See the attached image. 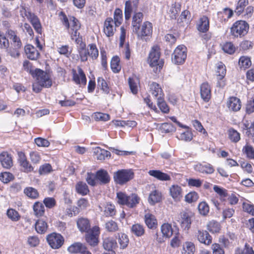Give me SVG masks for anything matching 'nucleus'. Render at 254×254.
I'll return each instance as SVG.
<instances>
[{"label": "nucleus", "mask_w": 254, "mask_h": 254, "mask_svg": "<svg viewBox=\"0 0 254 254\" xmlns=\"http://www.w3.org/2000/svg\"><path fill=\"white\" fill-rule=\"evenodd\" d=\"M198 198V195L195 191L190 192L185 196V200L188 203L196 201Z\"/></svg>", "instance_id": "338daca9"}, {"label": "nucleus", "mask_w": 254, "mask_h": 254, "mask_svg": "<svg viewBox=\"0 0 254 254\" xmlns=\"http://www.w3.org/2000/svg\"><path fill=\"white\" fill-rule=\"evenodd\" d=\"M120 59L117 56L113 57L111 61V67L114 73L119 72L121 69L120 65Z\"/></svg>", "instance_id": "de8ad7c7"}, {"label": "nucleus", "mask_w": 254, "mask_h": 254, "mask_svg": "<svg viewBox=\"0 0 254 254\" xmlns=\"http://www.w3.org/2000/svg\"><path fill=\"white\" fill-rule=\"evenodd\" d=\"M52 171V167L49 163H45L40 166L39 169V173L41 175L47 174Z\"/></svg>", "instance_id": "680f3d73"}, {"label": "nucleus", "mask_w": 254, "mask_h": 254, "mask_svg": "<svg viewBox=\"0 0 254 254\" xmlns=\"http://www.w3.org/2000/svg\"><path fill=\"white\" fill-rule=\"evenodd\" d=\"M148 174L150 176L153 177L159 181H166L171 180L170 175L160 170H150L148 172Z\"/></svg>", "instance_id": "cd10ccee"}, {"label": "nucleus", "mask_w": 254, "mask_h": 254, "mask_svg": "<svg viewBox=\"0 0 254 254\" xmlns=\"http://www.w3.org/2000/svg\"><path fill=\"white\" fill-rule=\"evenodd\" d=\"M201 98L205 102H208L211 98V89L209 85L207 82L203 83L200 88Z\"/></svg>", "instance_id": "4be33fe9"}, {"label": "nucleus", "mask_w": 254, "mask_h": 254, "mask_svg": "<svg viewBox=\"0 0 254 254\" xmlns=\"http://www.w3.org/2000/svg\"><path fill=\"white\" fill-rule=\"evenodd\" d=\"M249 29V25L245 21L239 20L231 27L230 33L234 37H241L248 33Z\"/></svg>", "instance_id": "20e7f679"}, {"label": "nucleus", "mask_w": 254, "mask_h": 254, "mask_svg": "<svg viewBox=\"0 0 254 254\" xmlns=\"http://www.w3.org/2000/svg\"><path fill=\"white\" fill-rule=\"evenodd\" d=\"M153 32L152 24L149 21H145L138 27L136 32H133L136 34L137 38L139 40L146 41L151 37Z\"/></svg>", "instance_id": "39448f33"}, {"label": "nucleus", "mask_w": 254, "mask_h": 254, "mask_svg": "<svg viewBox=\"0 0 254 254\" xmlns=\"http://www.w3.org/2000/svg\"><path fill=\"white\" fill-rule=\"evenodd\" d=\"M138 83V79L136 78H128V84L130 89L133 94H135L138 91L137 85Z\"/></svg>", "instance_id": "13d9d810"}, {"label": "nucleus", "mask_w": 254, "mask_h": 254, "mask_svg": "<svg viewBox=\"0 0 254 254\" xmlns=\"http://www.w3.org/2000/svg\"><path fill=\"white\" fill-rule=\"evenodd\" d=\"M197 29L201 32H206L209 28V21L207 17L203 16L199 18L196 25Z\"/></svg>", "instance_id": "b1692460"}, {"label": "nucleus", "mask_w": 254, "mask_h": 254, "mask_svg": "<svg viewBox=\"0 0 254 254\" xmlns=\"http://www.w3.org/2000/svg\"><path fill=\"white\" fill-rule=\"evenodd\" d=\"M181 10V5L178 3L172 4L169 12L172 19H176Z\"/></svg>", "instance_id": "8fccbe9b"}, {"label": "nucleus", "mask_w": 254, "mask_h": 254, "mask_svg": "<svg viewBox=\"0 0 254 254\" xmlns=\"http://www.w3.org/2000/svg\"><path fill=\"white\" fill-rule=\"evenodd\" d=\"M143 14L141 12L136 13L132 17L131 26L132 32H136L142 21Z\"/></svg>", "instance_id": "f704fd0d"}, {"label": "nucleus", "mask_w": 254, "mask_h": 254, "mask_svg": "<svg viewBox=\"0 0 254 254\" xmlns=\"http://www.w3.org/2000/svg\"><path fill=\"white\" fill-rule=\"evenodd\" d=\"M134 177V173L131 169H122L118 170L114 174L115 182L121 185H123Z\"/></svg>", "instance_id": "0eeeda50"}, {"label": "nucleus", "mask_w": 254, "mask_h": 254, "mask_svg": "<svg viewBox=\"0 0 254 254\" xmlns=\"http://www.w3.org/2000/svg\"><path fill=\"white\" fill-rule=\"evenodd\" d=\"M47 240L50 247L57 249L62 247L64 242L63 237L60 234L53 233L47 236Z\"/></svg>", "instance_id": "9d476101"}, {"label": "nucleus", "mask_w": 254, "mask_h": 254, "mask_svg": "<svg viewBox=\"0 0 254 254\" xmlns=\"http://www.w3.org/2000/svg\"><path fill=\"white\" fill-rule=\"evenodd\" d=\"M80 28V24L79 21L74 17H70V25L69 26V33L70 35L71 40L74 41L76 44L77 41L76 40H80L82 41V37L80 36L78 30Z\"/></svg>", "instance_id": "6e6552de"}, {"label": "nucleus", "mask_w": 254, "mask_h": 254, "mask_svg": "<svg viewBox=\"0 0 254 254\" xmlns=\"http://www.w3.org/2000/svg\"><path fill=\"white\" fill-rule=\"evenodd\" d=\"M191 224V214L188 212H183L181 214L180 224L181 228L188 231Z\"/></svg>", "instance_id": "f3484780"}, {"label": "nucleus", "mask_w": 254, "mask_h": 254, "mask_svg": "<svg viewBox=\"0 0 254 254\" xmlns=\"http://www.w3.org/2000/svg\"><path fill=\"white\" fill-rule=\"evenodd\" d=\"M93 153L96 156L98 160H103L106 157L110 156L111 153L109 151L102 149L99 147H95L94 149Z\"/></svg>", "instance_id": "c9c22d12"}, {"label": "nucleus", "mask_w": 254, "mask_h": 254, "mask_svg": "<svg viewBox=\"0 0 254 254\" xmlns=\"http://www.w3.org/2000/svg\"><path fill=\"white\" fill-rule=\"evenodd\" d=\"M98 86H99L101 89L105 93L108 94L109 93V88L106 81L102 77H99L97 80Z\"/></svg>", "instance_id": "0e129e2a"}, {"label": "nucleus", "mask_w": 254, "mask_h": 254, "mask_svg": "<svg viewBox=\"0 0 254 254\" xmlns=\"http://www.w3.org/2000/svg\"><path fill=\"white\" fill-rule=\"evenodd\" d=\"M86 181L89 185L95 186L97 183L96 174H94L92 173H87Z\"/></svg>", "instance_id": "69168bd1"}, {"label": "nucleus", "mask_w": 254, "mask_h": 254, "mask_svg": "<svg viewBox=\"0 0 254 254\" xmlns=\"http://www.w3.org/2000/svg\"><path fill=\"white\" fill-rule=\"evenodd\" d=\"M33 209L35 215L37 217L42 216L45 213V207L44 205L39 201L34 203L33 206Z\"/></svg>", "instance_id": "ea45409f"}, {"label": "nucleus", "mask_w": 254, "mask_h": 254, "mask_svg": "<svg viewBox=\"0 0 254 254\" xmlns=\"http://www.w3.org/2000/svg\"><path fill=\"white\" fill-rule=\"evenodd\" d=\"M6 214L7 217L13 221H17L20 217L18 212L12 208L7 210Z\"/></svg>", "instance_id": "bf43d9fd"}, {"label": "nucleus", "mask_w": 254, "mask_h": 254, "mask_svg": "<svg viewBox=\"0 0 254 254\" xmlns=\"http://www.w3.org/2000/svg\"><path fill=\"white\" fill-rule=\"evenodd\" d=\"M116 238L118 239L121 249H124L127 247L129 243V239L127 235L123 233H118Z\"/></svg>", "instance_id": "4c0bfd02"}, {"label": "nucleus", "mask_w": 254, "mask_h": 254, "mask_svg": "<svg viewBox=\"0 0 254 254\" xmlns=\"http://www.w3.org/2000/svg\"><path fill=\"white\" fill-rule=\"evenodd\" d=\"M161 129L165 133L173 132L176 131V127L171 124L165 123L161 125Z\"/></svg>", "instance_id": "052dcab7"}, {"label": "nucleus", "mask_w": 254, "mask_h": 254, "mask_svg": "<svg viewBox=\"0 0 254 254\" xmlns=\"http://www.w3.org/2000/svg\"><path fill=\"white\" fill-rule=\"evenodd\" d=\"M0 162L2 166L6 169H9L13 165L11 155L5 151L0 154Z\"/></svg>", "instance_id": "aec40b11"}, {"label": "nucleus", "mask_w": 254, "mask_h": 254, "mask_svg": "<svg viewBox=\"0 0 254 254\" xmlns=\"http://www.w3.org/2000/svg\"><path fill=\"white\" fill-rule=\"evenodd\" d=\"M25 51L27 58L31 60H36L39 57V51L31 45H26L25 47Z\"/></svg>", "instance_id": "a878e982"}, {"label": "nucleus", "mask_w": 254, "mask_h": 254, "mask_svg": "<svg viewBox=\"0 0 254 254\" xmlns=\"http://www.w3.org/2000/svg\"><path fill=\"white\" fill-rule=\"evenodd\" d=\"M113 20L116 27L119 26L123 21V13L120 8H116L114 11Z\"/></svg>", "instance_id": "a18cd8bd"}, {"label": "nucleus", "mask_w": 254, "mask_h": 254, "mask_svg": "<svg viewBox=\"0 0 254 254\" xmlns=\"http://www.w3.org/2000/svg\"><path fill=\"white\" fill-rule=\"evenodd\" d=\"M187 58V48L184 45L178 46L172 55V62L176 64H183Z\"/></svg>", "instance_id": "1a4fd4ad"}, {"label": "nucleus", "mask_w": 254, "mask_h": 254, "mask_svg": "<svg viewBox=\"0 0 254 254\" xmlns=\"http://www.w3.org/2000/svg\"><path fill=\"white\" fill-rule=\"evenodd\" d=\"M106 230L111 233H115L119 230V227L118 223L112 220L106 222L105 224Z\"/></svg>", "instance_id": "a19ab883"}, {"label": "nucleus", "mask_w": 254, "mask_h": 254, "mask_svg": "<svg viewBox=\"0 0 254 254\" xmlns=\"http://www.w3.org/2000/svg\"><path fill=\"white\" fill-rule=\"evenodd\" d=\"M149 87L150 93L156 98L157 100L160 96L161 97H164V94L163 90L159 84L156 82H152L150 84Z\"/></svg>", "instance_id": "7c9ffc66"}, {"label": "nucleus", "mask_w": 254, "mask_h": 254, "mask_svg": "<svg viewBox=\"0 0 254 254\" xmlns=\"http://www.w3.org/2000/svg\"><path fill=\"white\" fill-rule=\"evenodd\" d=\"M160 48L157 45H155L152 48L148 59V62L150 66L153 67V71L156 73L160 71L164 65V61L160 59Z\"/></svg>", "instance_id": "f03ea898"}, {"label": "nucleus", "mask_w": 254, "mask_h": 254, "mask_svg": "<svg viewBox=\"0 0 254 254\" xmlns=\"http://www.w3.org/2000/svg\"><path fill=\"white\" fill-rule=\"evenodd\" d=\"M76 41H77L78 51L81 60L82 62H85L87 60L88 56H89V50L85 48L86 45L84 43L79 39Z\"/></svg>", "instance_id": "412c9836"}, {"label": "nucleus", "mask_w": 254, "mask_h": 254, "mask_svg": "<svg viewBox=\"0 0 254 254\" xmlns=\"http://www.w3.org/2000/svg\"><path fill=\"white\" fill-rule=\"evenodd\" d=\"M77 227L81 232H88L90 229L89 220L84 217L79 218L76 221Z\"/></svg>", "instance_id": "5701e85b"}, {"label": "nucleus", "mask_w": 254, "mask_h": 254, "mask_svg": "<svg viewBox=\"0 0 254 254\" xmlns=\"http://www.w3.org/2000/svg\"><path fill=\"white\" fill-rule=\"evenodd\" d=\"M195 236L200 243L205 245L209 246L212 243V238L206 230L198 229Z\"/></svg>", "instance_id": "ddd939ff"}, {"label": "nucleus", "mask_w": 254, "mask_h": 254, "mask_svg": "<svg viewBox=\"0 0 254 254\" xmlns=\"http://www.w3.org/2000/svg\"><path fill=\"white\" fill-rule=\"evenodd\" d=\"M170 194L176 200H179L182 197V189L178 185H173L170 188Z\"/></svg>", "instance_id": "473e14b6"}, {"label": "nucleus", "mask_w": 254, "mask_h": 254, "mask_svg": "<svg viewBox=\"0 0 254 254\" xmlns=\"http://www.w3.org/2000/svg\"><path fill=\"white\" fill-rule=\"evenodd\" d=\"M114 22L112 18H107L104 22V32L108 37H112L114 35L115 28L114 27Z\"/></svg>", "instance_id": "a211bd4d"}, {"label": "nucleus", "mask_w": 254, "mask_h": 254, "mask_svg": "<svg viewBox=\"0 0 254 254\" xmlns=\"http://www.w3.org/2000/svg\"><path fill=\"white\" fill-rule=\"evenodd\" d=\"M227 104L229 110L234 112L238 111L241 108L240 100L235 97L229 98Z\"/></svg>", "instance_id": "393cba45"}, {"label": "nucleus", "mask_w": 254, "mask_h": 254, "mask_svg": "<svg viewBox=\"0 0 254 254\" xmlns=\"http://www.w3.org/2000/svg\"><path fill=\"white\" fill-rule=\"evenodd\" d=\"M194 169L197 172L205 174H212L214 171L211 165L205 162L194 165Z\"/></svg>", "instance_id": "6ab92c4d"}, {"label": "nucleus", "mask_w": 254, "mask_h": 254, "mask_svg": "<svg viewBox=\"0 0 254 254\" xmlns=\"http://www.w3.org/2000/svg\"><path fill=\"white\" fill-rule=\"evenodd\" d=\"M162 199V194L158 190H154L151 192L148 198V201L150 204L154 205L160 202Z\"/></svg>", "instance_id": "e433bc0d"}, {"label": "nucleus", "mask_w": 254, "mask_h": 254, "mask_svg": "<svg viewBox=\"0 0 254 254\" xmlns=\"http://www.w3.org/2000/svg\"><path fill=\"white\" fill-rule=\"evenodd\" d=\"M96 179L100 184H106L109 183L110 177L108 173L104 170H100L96 173Z\"/></svg>", "instance_id": "c756f323"}, {"label": "nucleus", "mask_w": 254, "mask_h": 254, "mask_svg": "<svg viewBox=\"0 0 254 254\" xmlns=\"http://www.w3.org/2000/svg\"><path fill=\"white\" fill-rule=\"evenodd\" d=\"M243 151L248 157L252 159L254 158V148L252 146L246 145L243 147Z\"/></svg>", "instance_id": "774afa93"}, {"label": "nucleus", "mask_w": 254, "mask_h": 254, "mask_svg": "<svg viewBox=\"0 0 254 254\" xmlns=\"http://www.w3.org/2000/svg\"><path fill=\"white\" fill-rule=\"evenodd\" d=\"M92 117L96 121L106 122L110 119V116L109 114L100 112H96L94 113L92 115Z\"/></svg>", "instance_id": "5fc2aeb1"}, {"label": "nucleus", "mask_w": 254, "mask_h": 254, "mask_svg": "<svg viewBox=\"0 0 254 254\" xmlns=\"http://www.w3.org/2000/svg\"><path fill=\"white\" fill-rule=\"evenodd\" d=\"M21 14L26 17L32 25L36 32L40 34L42 33V27L40 21L34 13L31 12L28 8H23L21 10Z\"/></svg>", "instance_id": "423d86ee"}, {"label": "nucleus", "mask_w": 254, "mask_h": 254, "mask_svg": "<svg viewBox=\"0 0 254 254\" xmlns=\"http://www.w3.org/2000/svg\"><path fill=\"white\" fill-rule=\"evenodd\" d=\"M24 193L28 197L32 199L37 198L39 193L36 189L32 187H27L24 190Z\"/></svg>", "instance_id": "09e8293b"}, {"label": "nucleus", "mask_w": 254, "mask_h": 254, "mask_svg": "<svg viewBox=\"0 0 254 254\" xmlns=\"http://www.w3.org/2000/svg\"><path fill=\"white\" fill-rule=\"evenodd\" d=\"M73 80L77 84L85 85L86 84V77L81 68L78 67V73L75 69L72 70Z\"/></svg>", "instance_id": "2eb2a0df"}, {"label": "nucleus", "mask_w": 254, "mask_h": 254, "mask_svg": "<svg viewBox=\"0 0 254 254\" xmlns=\"http://www.w3.org/2000/svg\"><path fill=\"white\" fill-rule=\"evenodd\" d=\"M161 231L162 236H159L158 234L156 233L154 236V239L159 243H162L164 242V237L166 238H170L173 235V229L172 225L169 223H164L161 227Z\"/></svg>", "instance_id": "9b49d317"}, {"label": "nucleus", "mask_w": 254, "mask_h": 254, "mask_svg": "<svg viewBox=\"0 0 254 254\" xmlns=\"http://www.w3.org/2000/svg\"><path fill=\"white\" fill-rule=\"evenodd\" d=\"M252 63L250 58L248 57H241L239 61V64L241 68H248L251 65Z\"/></svg>", "instance_id": "603ef678"}, {"label": "nucleus", "mask_w": 254, "mask_h": 254, "mask_svg": "<svg viewBox=\"0 0 254 254\" xmlns=\"http://www.w3.org/2000/svg\"><path fill=\"white\" fill-rule=\"evenodd\" d=\"M144 221L149 229H155L157 226V221L155 216L152 214L146 213L144 215Z\"/></svg>", "instance_id": "2f4dec72"}, {"label": "nucleus", "mask_w": 254, "mask_h": 254, "mask_svg": "<svg viewBox=\"0 0 254 254\" xmlns=\"http://www.w3.org/2000/svg\"><path fill=\"white\" fill-rule=\"evenodd\" d=\"M6 34L7 37L12 40V44L15 49H18L21 47L22 43L20 39L16 35L15 31L8 29L6 32Z\"/></svg>", "instance_id": "bb28decb"}, {"label": "nucleus", "mask_w": 254, "mask_h": 254, "mask_svg": "<svg viewBox=\"0 0 254 254\" xmlns=\"http://www.w3.org/2000/svg\"><path fill=\"white\" fill-rule=\"evenodd\" d=\"M100 234V228L98 226H95L89 232H87L85 238L87 242L91 246H95L99 242L98 237Z\"/></svg>", "instance_id": "f8f14e48"}, {"label": "nucleus", "mask_w": 254, "mask_h": 254, "mask_svg": "<svg viewBox=\"0 0 254 254\" xmlns=\"http://www.w3.org/2000/svg\"><path fill=\"white\" fill-rule=\"evenodd\" d=\"M229 139L233 142H237L240 139V134L233 128H230L228 130Z\"/></svg>", "instance_id": "864d4df0"}, {"label": "nucleus", "mask_w": 254, "mask_h": 254, "mask_svg": "<svg viewBox=\"0 0 254 254\" xmlns=\"http://www.w3.org/2000/svg\"><path fill=\"white\" fill-rule=\"evenodd\" d=\"M207 229L211 233H217L220 230V225L215 221H211L207 225Z\"/></svg>", "instance_id": "6e6d98bb"}, {"label": "nucleus", "mask_w": 254, "mask_h": 254, "mask_svg": "<svg viewBox=\"0 0 254 254\" xmlns=\"http://www.w3.org/2000/svg\"><path fill=\"white\" fill-rule=\"evenodd\" d=\"M103 212L106 217L113 216L116 214L115 207L111 203H107L105 205Z\"/></svg>", "instance_id": "c03bdc74"}, {"label": "nucleus", "mask_w": 254, "mask_h": 254, "mask_svg": "<svg viewBox=\"0 0 254 254\" xmlns=\"http://www.w3.org/2000/svg\"><path fill=\"white\" fill-rule=\"evenodd\" d=\"M222 49L225 53L231 55L235 52L236 48L232 43L226 42L223 45Z\"/></svg>", "instance_id": "e2e57ef3"}, {"label": "nucleus", "mask_w": 254, "mask_h": 254, "mask_svg": "<svg viewBox=\"0 0 254 254\" xmlns=\"http://www.w3.org/2000/svg\"><path fill=\"white\" fill-rule=\"evenodd\" d=\"M19 159L18 161L22 170L25 173H30L34 171V167L27 160L25 154L22 152L18 153Z\"/></svg>", "instance_id": "4468645a"}, {"label": "nucleus", "mask_w": 254, "mask_h": 254, "mask_svg": "<svg viewBox=\"0 0 254 254\" xmlns=\"http://www.w3.org/2000/svg\"><path fill=\"white\" fill-rule=\"evenodd\" d=\"M35 228L38 233L43 234L47 232L48 225L43 219H38L35 224Z\"/></svg>", "instance_id": "72a5a7b5"}, {"label": "nucleus", "mask_w": 254, "mask_h": 254, "mask_svg": "<svg viewBox=\"0 0 254 254\" xmlns=\"http://www.w3.org/2000/svg\"><path fill=\"white\" fill-rule=\"evenodd\" d=\"M32 75L35 78L32 84V89L34 92L39 93L43 88H49L52 86V81L46 72L37 68L32 73Z\"/></svg>", "instance_id": "f257e3e1"}, {"label": "nucleus", "mask_w": 254, "mask_h": 254, "mask_svg": "<svg viewBox=\"0 0 254 254\" xmlns=\"http://www.w3.org/2000/svg\"><path fill=\"white\" fill-rule=\"evenodd\" d=\"M248 3V0H239L237 4L235 12L238 15H240L244 11L245 7Z\"/></svg>", "instance_id": "3c124183"}, {"label": "nucleus", "mask_w": 254, "mask_h": 254, "mask_svg": "<svg viewBox=\"0 0 254 254\" xmlns=\"http://www.w3.org/2000/svg\"><path fill=\"white\" fill-rule=\"evenodd\" d=\"M195 246L193 243L190 242H186L183 245L182 254H194Z\"/></svg>", "instance_id": "49530a36"}, {"label": "nucleus", "mask_w": 254, "mask_h": 254, "mask_svg": "<svg viewBox=\"0 0 254 254\" xmlns=\"http://www.w3.org/2000/svg\"><path fill=\"white\" fill-rule=\"evenodd\" d=\"M118 246L117 243L115 238L113 237H107L104 239L103 241V247L106 250L113 251V250Z\"/></svg>", "instance_id": "c85d7f7f"}, {"label": "nucleus", "mask_w": 254, "mask_h": 254, "mask_svg": "<svg viewBox=\"0 0 254 254\" xmlns=\"http://www.w3.org/2000/svg\"><path fill=\"white\" fill-rule=\"evenodd\" d=\"M86 248L81 243H75L68 247V250L71 253L75 254V253L80 254Z\"/></svg>", "instance_id": "37998d69"}, {"label": "nucleus", "mask_w": 254, "mask_h": 254, "mask_svg": "<svg viewBox=\"0 0 254 254\" xmlns=\"http://www.w3.org/2000/svg\"><path fill=\"white\" fill-rule=\"evenodd\" d=\"M157 105L161 111L164 113H168L169 112V108L164 101V97H159L157 99Z\"/></svg>", "instance_id": "4d7b16f0"}, {"label": "nucleus", "mask_w": 254, "mask_h": 254, "mask_svg": "<svg viewBox=\"0 0 254 254\" xmlns=\"http://www.w3.org/2000/svg\"><path fill=\"white\" fill-rule=\"evenodd\" d=\"M117 202L119 204L126 205L129 208H134L139 203L140 198L135 193L127 195L125 192L120 191L117 193Z\"/></svg>", "instance_id": "7ed1b4c3"}, {"label": "nucleus", "mask_w": 254, "mask_h": 254, "mask_svg": "<svg viewBox=\"0 0 254 254\" xmlns=\"http://www.w3.org/2000/svg\"><path fill=\"white\" fill-rule=\"evenodd\" d=\"M226 68L224 64L222 63L218 64L216 70V76L218 80L217 85L219 87H223L225 85L224 81L222 80L226 74Z\"/></svg>", "instance_id": "dca6fc26"}, {"label": "nucleus", "mask_w": 254, "mask_h": 254, "mask_svg": "<svg viewBox=\"0 0 254 254\" xmlns=\"http://www.w3.org/2000/svg\"><path fill=\"white\" fill-rule=\"evenodd\" d=\"M75 190L77 193L82 195H85L89 192L87 185L82 182H79L76 184Z\"/></svg>", "instance_id": "58836bf2"}, {"label": "nucleus", "mask_w": 254, "mask_h": 254, "mask_svg": "<svg viewBox=\"0 0 254 254\" xmlns=\"http://www.w3.org/2000/svg\"><path fill=\"white\" fill-rule=\"evenodd\" d=\"M131 233L137 237H140L144 234V229L143 225L139 224H135L131 227Z\"/></svg>", "instance_id": "79ce46f5"}]
</instances>
